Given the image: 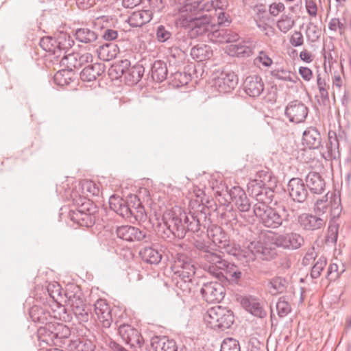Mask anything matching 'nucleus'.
<instances>
[{
  "instance_id": "obj_1",
  "label": "nucleus",
  "mask_w": 351,
  "mask_h": 351,
  "mask_svg": "<svg viewBox=\"0 0 351 351\" xmlns=\"http://www.w3.org/2000/svg\"><path fill=\"white\" fill-rule=\"evenodd\" d=\"M202 219H206L203 213H186L180 209L167 210L162 215V223L160 224V236L167 242H173L176 238L182 239L187 232L199 236L206 229V226L201 223Z\"/></svg>"
},
{
  "instance_id": "obj_2",
  "label": "nucleus",
  "mask_w": 351,
  "mask_h": 351,
  "mask_svg": "<svg viewBox=\"0 0 351 351\" xmlns=\"http://www.w3.org/2000/svg\"><path fill=\"white\" fill-rule=\"evenodd\" d=\"M253 212L261 223L267 228L285 227L290 221V215L285 206L272 208L265 204H254Z\"/></svg>"
},
{
  "instance_id": "obj_3",
  "label": "nucleus",
  "mask_w": 351,
  "mask_h": 351,
  "mask_svg": "<svg viewBox=\"0 0 351 351\" xmlns=\"http://www.w3.org/2000/svg\"><path fill=\"white\" fill-rule=\"evenodd\" d=\"M214 18L208 14L197 13L184 16L179 19L180 27L187 30L189 36L191 38L206 36L209 39V35L215 28L213 25Z\"/></svg>"
},
{
  "instance_id": "obj_4",
  "label": "nucleus",
  "mask_w": 351,
  "mask_h": 351,
  "mask_svg": "<svg viewBox=\"0 0 351 351\" xmlns=\"http://www.w3.org/2000/svg\"><path fill=\"white\" fill-rule=\"evenodd\" d=\"M37 332L40 341L49 345L53 344L66 349H67V346H69L70 341L73 340L70 338V328L55 320L49 322L47 326H40Z\"/></svg>"
},
{
  "instance_id": "obj_5",
  "label": "nucleus",
  "mask_w": 351,
  "mask_h": 351,
  "mask_svg": "<svg viewBox=\"0 0 351 351\" xmlns=\"http://www.w3.org/2000/svg\"><path fill=\"white\" fill-rule=\"evenodd\" d=\"M109 205L111 210L131 223L144 221L147 218L143 204L138 207L131 208L124 199L112 195L109 199Z\"/></svg>"
},
{
  "instance_id": "obj_6",
  "label": "nucleus",
  "mask_w": 351,
  "mask_h": 351,
  "mask_svg": "<svg viewBox=\"0 0 351 351\" xmlns=\"http://www.w3.org/2000/svg\"><path fill=\"white\" fill-rule=\"evenodd\" d=\"M73 43L74 41L69 34L60 32L53 37H43L39 45L43 50L52 53L55 58H58L62 53H66Z\"/></svg>"
},
{
  "instance_id": "obj_7",
  "label": "nucleus",
  "mask_w": 351,
  "mask_h": 351,
  "mask_svg": "<svg viewBox=\"0 0 351 351\" xmlns=\"http://www.w3.org/2000/svg\"><path fill=\"white\" fill-rule=\"evenodd\" d=\"M204 319L210 328L223 331L233 324L234 316L231 310L217 306L208 310Z\"/></svg>"
},
{
  "instance_id": "obj_8",
  "label": "nucleus",
  "mask_w": 351,
  "mask_h": 351,
  "mask_svg": "<svg viewBox=\"0 0 351 351\" xmlns=\"http://www.w3.org/2000/svg\"><path fill=\"white\" fill-rule=\"evenodd\" d=\"M118 332L123 341L133 351H149L148 344L145 343L139 331L129 324H121Z\"/></svg>"
},
{
  "instance_id": "obj_9",
  "label": "nucleus",
  "mask_w": 351,
  "mask_h": 351,
  "mask_svg": "<svg viewBox=\"0 0 351 351\" xmlns=\"http://www.w3.org/2000/svg\"><path fill=\"white\" fill-rule=\"evenodd\" d=\"M97 212L96 206L88 200L82 203L76 210H70L69 215L71 220L80 226L91 227L95 223Z\"/></svg>"
},
{
  "instance_id": "obj_10",
  "label": "nucleus",
  "mask_w": 351,
  "mask_h": 351,
  "mask_svg": "<svg viewBox=\"0 0 351 351\" xmlns=\"http://www.w3.org/2000/svg\"><path fill=\"white\" fill-rule=\"evenodd\" d=\"M116 234L119 238L128 242L148 243L151 240V235L147 230L128 225L118 226Z\"/></svg>"
},
{
  "instance_id": "obj_11",
  "label": "nucleus",
  "mask_w": 351,
  "mask_h": 351,
  "mask_svg": "<svg viewBox=\"0 0 351 351\" xmlns=\"http://www.w3.org/2000/svg\"><path fill=\"white\" fill-rule=\"evenodd\" d=\"M277 246L272 243L262 242L261 241H251L247 249L254 256L263 261H270L277 256Z\"/></svg>"
},
{
  "instance_id": "obj_12",
  "label": "nucleus",
  "mask_w": 351,
  "mask_h": 351,
  "mask_svg": "<svg viewBox=\"0 0 351 351\" xmlns=\"http://www.w3.org/2000/svg\"><path fill=\"white\" fill-rule=\"evenodd\" d=\"M175 265L178 270L176 272L178 276H194L196 270L195 261L191 251L178 252L175 256Z\"/></svg>"
},
{
  "instance_id": "obj_13",
  "label": "nucleus",
  "mask_w": 351,
  "mask_h": 351,
  "mask_svg": "<svg viewBox=\"0 0 351 351\" xmlns=\"http://www.w3.org/2000/svg\"><path fill=\"white\" fill-rule=\"evenodd\" d=\"M304 243V238L300 234L293 232L277 234L274 238L276 246L289 250H297Z\"/></svg>"
},
{
  "instance_id": "obj_14",
  "label": "nucleus",
  "mask_w": 351,
  "mask_h": 351,
  "mask_svg": "<svg viewBox=\"0 0 351 351\" xmlns=\"http://www.w3.org/2000/svg\"><path fill=\"white\" fill-rule=\"evenodd\" d=\"M200 293L208 303L219 302L224 298L225 287L219 282H209L203 285Z\"/></svg>"
},
{
  "instance_id": "obj_15",
  "label": "nucleus",
  "mask_w": 351,
  "mask_h": 351,
  "mask_svg": "<svg viewBox=\"0 0 351 351\" xmlns=\"http://www.w3.org/2000/svg\"><path fill=\"white\" fill-rule=\"evenodd\" d=\"M308 108L301 101H291L285 108V114L289 121L300 123L305 121L308 116Z\"/></svg>"
},
{
  "instance_id": "obj_16",
  "label": "nucleus",
  "mask_w": 351,
  "mask_h": 351,
  "mask_svg": "<svg viewBox=\"0 0 351 351\" xmlns=\"http://www.w3.org/2000/svg\"><path fill=\"white\" fill-rule=\"evenodd\" d=\"M201 259L209 264L208 266V271L219 277L221 275L223 276L221 269L225 267L226 261L223 259L220 254L214 252L211 248L204 255L200 257Z\"/></svg>"
},
{
  "instance_id": "obj_17",
  "label": "nucleus",
  "mask_w": 351,
  "mask_h": 351,
  "mask_svg": "<svg viewBox=\"0 0 351 351\" xmlns=\"http://www.w3.org/2000/svg\"><path fill=\"white\" fill-rule=\"evenodd\" d=\"M287 189L291 199L298 203H303L308 196L306 184L299 178H291L289 181Z\"/></svg>"
},
{
  "instance_id": "obj_18",
  "label": "nucleus",
  "mask_w": 351,
  "mask_h": 351,
  "mask_svg": "<svg viewBox=\"0 0 351 351\" xmlns=\"http://www.w3.org/2000/svg\"><path fill=\"white\" fill-rule=\"evenodd\" d=\"M238 77L232 71H223L215 79V86L220 93H229L234 90L238 84Z\"/></svg>"
},
{
  "instance_id": "obj_19",
  "label": "nucleus",
  "mask_w": 351,
  "mask_h": 351,
  "mask_svg": "<svg viewBox=\"0 0 351 351\" xmlns=\"http://www.w3.org/2000/svg\"><path fill=\"white\" fill-rule=\"evenodd\" d=\"M60 60V64L67 68L68 71H72L73 68L78 69L84 64L91 62L93 56L90 53L80 54L78 53H71L67 55L64 53Z\"/></svg>"
},
{
  "instance_id": "obj_20",
  "label": "nucleus",
  "mask_w": 351,
  "mask_h": 351,
  "mask_svg": "<svg viewBox=\"0 0 351 351\" xmlns=\"http://www.w3.org/2000/svg\"><path fill=\"white\" fill-rule=\"evenodd\" d=\"M95 319L99 321L104 328H109L112 317L111 308L105 300L99 299L94 304Z\"/></svg>"
},
{
  "instance_id": "obj_21",
  "label": "nucleus",
  "mask_w": 351,
  "mask_h": 351,
  "mask_svg": "<svg viewBox=\"0 0 351 351\" xmlns=\"http://www.w3.org/2000/svg\"><path fill=\"white\" fill-rule=\"evenodd\" d=\"M239 38V35L234 30L224 27L217 28V26L209 35V40L215 43H237Z\"/></svg>"
},
{
  "instance_id": "obj_22",
  "label": "nucleus",
  "mask_w": 351,
  "mask_h": 351,
  "mask_svg": "<svg viewBox=\"0 0 351 351\" xmlns=\"http://www.w3.org/2000/svg\"><path fill=\"white\" fill-rule=\"evenodd\" d=\"M74 35L77 41L86 44L93 48H96L101 40L98 32L94 27H84L77 28L75 31Z\"/></svg>"
},
{
  "instance_id": "obj_23",
  "label": "nucleus",
  "mask_w": 351,
  "mask_h": 351,
  "mask_svg": "<svg viewBox=\"0 0 351 351\" xmlns=\"http://www.w3.org/2000/svg\"><path fill=\"white\" fill-rule=\"evenodd\" d=\"M240 304L246 311L255 317L263 318L267 315L263 308V303L254 296L249 295L241 298Z\"/></svg>"
},
{
  "instance_id": "obj_24",
  "label": "nucleus",
  "mask_w": 351,
  "mask_h": 351,
  "mask_svg": "<svg viewBox=\"0 0 351 351\" xmlns=\"http://www.w3.org/2000/svg\"><path fill=\"white\" fill-rule=\"evenodd\" d=\"M245 93L252 97H258L264 90V84L261 77L254 75L245 78L243 84Z\"/></svg>"
},
{
  "instance_id": "obj_25",
  "label": "nucleus",
  "mask_w": 351,
  "mask_h": 351,
  "mask_svg": "<svg viewBox=\"0 0 351 351\" xmlns=\"http://www.w3.org/2000/svg\"><path fill=\"white\" fill-rule=\"evenodd\" d=\"M308 192L313 195L322 194L326 189V182L322 176L317 172H310L305 178Z\"/></svg>"
},
{
  "instance_id": "obj_26",
  "label": "nucleus",
  "mask_w": 351,
  "mask_h": 351,
  "mask_svg": "<svg viewBox=\"0 0 351 351\" xmlns=\"http://www.w3.org/2000/svg\"><path fill=\"white\" fill-rule=\"evenodd\" d=\"M29 315L34 322H37L44 326H47L49 322L56 319L49 311L46 308L38 305L32 306L29 310Z\"/></svg>"
},
{
  "instance_id": "obj_27",
  "label": "nucleus",
  "mask_w": 351,
  "mask_h": 351,
  "mask_svg": "<svg viewBox=\"0 0 351 351\" xmlns=\"http://www.w3.org/2000/svg\"><path fill=\"white\" fill-rule=\"evenodd\" d=\"M230 199L241 212H247L250 208V201L245 192L239 186L232 188L229 192Z\"/></svg>"
},
{
  "instance_id": "obj_28",
  "label": "nucleus",
  "mask_w": 351,
  "mask_h": 351,
  "mask_svg": "<svg viewBox=\"0 0 351 351\" xmlns=\"http://www.w3.org/2000/svg\"><path fill=\"white\" fill-rule=\"evenodd\" d=\"M322 143V137L316 128H308L303 132L302 144L308 149H317Z\"/></svg>"
},
{
  "instance_id": "obj_29",
  "label": "nucleus",
  "mask_w": 351,
  "mask_h": 351,
  "mask_svg": "<svg viewBox=\"0 0 351 351\" xmlns=\"http://www.w3.org/2000/svg\"><path fill=\"white\" fill-rule=\"evenodd\" d=\"M150 344L155 351H178L176 341L167 336H155Z\"/></svg>"
},
{
  "instance_id": "obj_30",
  "label": "nucleus",
  "mask_w": 351,
  "mask_h": 351,
  "mask_svg": "<svg viewBox=\"0 0 351 351\" xmlns=\"http://www.w3.org/2000/svg\"><path fill=\"white\" fill-rule=\"evenodd\" d=\"M300 226L306 230H315L325 225V221L320 217L311 214H302L299 217Z\"/></svg>"
},
{
  "instance_id": "obj_31",
  "label": "nucleus",
  "mask_w": 351,
  "mask_h": 351,
  "mask_svg": "<svg viewBox=\"0 0 351 351\" xmlns=\"http://www.w3.org/2000/svg\"><path fill=\"white\" fill-rule=\"evenodd\" d=\"M191 38L185 34L184 32H177L175 34L174 50L177 52L180 60L184 59L186 52L189 47L191 45Z\"/></svg>"
},
{
  "instance_id": "obj_32",
  "label": "nucleus",
  "mask_w": 351,
  "mask_h": 351,
  "mask_svg": "<svg viewBox=\"0 0 351 351\" xmlns=\"http://www.w3.org/2000/svg\"><path fill=\"white\" fill-rule=\"evenodd\" d=\"M343 138L341 134H338L330 130L328 132V143L327 145L328 156L331 160H338L340 159V152L339 150V141Z\"/></svg>"
},
{
  "instance_id": "obj_33",
  "label": "nucleus",
  "mask_w": 351,
  "mask_h": 351,
  "mask_svg": "<svg viewBox=\"0 0 351 351\" xmlns=\"http://www.w3.org/2000/svg\"><path fill=\"white\" fill-rule=\"evenodd\" d=\"M96 51L101 60L110 61L115 58L119 52L117 45L114 43H106L101 45V41L96 47Z\"/></svg>"
},
{
  "instance_id": "obj_34",
  "label": "nucleus",
  "mask_w": 351,
  "mask_h": 351,
  "mask_svg": "<svg viewBox=\"0 0 351 351\" xmlns=\"http://www.w3.org/2000/svg\"><path fill=\"white\" fill-rule=\"evenodd\" d=\"M105 71V65L102 63H95L84 68L80 73L83 81L91 82L101 75Z\"/></svg>"
},
{
  "instance_id": "obj_35",
  "label": "nucleus",
  "mask_w": 351,
  "mask_h": 351,
  "mask_svg": "<svg viewBox=\"0 0 351 351\" xmlns=\"http://www.w3.org/2000/svg\"><path fill=\"white\" fill-rule=\"evenodd\" d=\"M141 260L151 265H158L162 260V253L153 246L143 247L139 252Z\"/></svg>"
},
{
  "instance_id": "obj_36",
  "label": "nucleus",
  "mask_w": 351,
  "mask_h": 351,
  "mask_svg": "<svg viewBox=\"0 0 351 351\" xmlns=\"http://www.w3.org/2000/svg\"><path fill=\"white\" fill-rule=\"evenodd\" d=\"M151 77L156 82H162L166 79H169V69L167 64L162 60H156L151 67Z\"/></svg>"
},
{
  "instance_id": "obj_37",
  "label": "nucleus",
  "mask_w": 351,
  "mask_h": 351,
  "mask_svg": "<svg viewBox=\"0 0 351 351\" xmlns=\"http://www.w3.org/2000/svg\"><path fill=\"white\" fill-rule=\"evenodd\" d=\"M144 72L145 68L143 65L136 64L126 71L122 78H123L126 84L132 86L136 84L141 80Z\"/></svg>"
},
{
  "instance_id": "obj_38",
  "label": "nucleus",
  "mask_w": 351,
  "mask_h": 351,
  "mask_svg": "<svg viewBox=\"0 0 351 351\" xmlns=\"http://www.w3.org/2000/svg\"><path fill=\"white\" fill-rule=\"evenodd\" d=\"M191 56L197 62L209 60L213 55L210 46L206 44H197L191 49Z\"/></svg>"
},
{
  "instance_id": "obj_39",
  "label": "nucleus",
  "mask_w": 351,
  "mask_h": 351,
  "mask_svg": "<svg viewBox=\"0 0 351 351\" xmlns=\"http://www.w3.org/2000/svg\"><path fill=\"white\" fill-rule=\"evenodd\" d=\"M152 19V11L147 10L133 12L128 19V23L132 27H142Z\"/></svg>"
},
{
  "instance_id": "obj_40",
  "label": "nucleus",
  "mask_w": 351,
  "mask_h": 351,
  "mask_svg": "<svg viewBox=\"0 0 351 351\" xmlns=\"http://www.w3.org/2000/svg\"><path fill=\"white\" fill-rule=\"evenodd\" d=\"M95 345L90 339L86 337H76L70 341L67 350L70 351H94Z\"/></svg>"
},
{
  "instance_id": "obj_41",
  "label": "nucleus",
  "mask_w": 351,
  "mask_h": 351,
  "mask_svg": "<svg viewBox=\"0 0 351 351\" xmlns=\"http://www.w3.org/2000/svg\"><path fill=\"white\" fill-rule=\"evenodd\" d=\"M207 232L208 237L212 239L214 243L218 244L219 247L222 248L230 242L228 239V235L218 226H213L210 228H208Z\"/></svg>"
},
{
  "instance_id": "obj_42",
  "label": "nucleus",
  "mask_w": 351,
  "mask_h": 351,
  "mask_svg": "<svg viewBox=\"0 0 351 351\" xmlns=\"http://www.w3.org/2000/svg\"><path fill=\"white\" fill-rule=\"evenodd\" d=\"M231 205L229 202L226 204L220 203L219 205H217L213 200H207L204 206L199 210V212H195V213H203L206 216L208 213L210 215L211 211L216 212L217 215L221 219L223 217V214H226L228 210V206Z\"/></svg>"
},
{
  "instance_id": "obj_43",
  "label": "nucleus",
  "mask_w": 351,
  "mask_h": 351,
  "mask_svg": "<svg viewBox=\"0 0 351 351\" xmlns=\"http://www.w3.org/2000/svg\"><path fill=\"white\" fill-rule=\"evenodd\" d=\"M222 271H225L226 278L228 280L237 285L239 284L243 277V272L238 265L227 261Z\"/></svg>"
},
{
  "instance_id": "obj_44",
  "label": "nucleus",
  "mask_w": 351,
  "mask_h": 351,
  "mask_svg": "<svg viewBox=\"0 0 351 351\" xmlns=\"http://www.w3.org/2000/svg\"><path fill=\"white\" fill-rule=\"evenodd\" d=\"M74 289L75 291H65V296L68 300V305L70 306L72 312L74 308H79L80 307L84 306L86 303L84 300V297L82 293L78 287H75Z\"/></svg>"
},
{
  "instance_id": "obj_45",
  "label": "nucleus",
  "mask_w": 351,
  "mask_h": 351,
  "mask_svg": "<svg viewBox=\"0 0 351 351\" xmlns=\"http://www.w3.org/2000/svg\"><path fill=\"white\" fill-rule=\"evenodd\" d=\"M258 184L268 188H275L277 185V179L271 171L261 170L256 173L253 180Z\"/></svg>"
},
{
  "instance_id": "obj_46",
  "label": "nucleus",
  "mask_w": 351,
  "mask_h": 351,
  "mask_svg": "<svg viewBox=\"0 0 351 351\" xmlns=\"http://www.w3.org/2000/svg\"><path fill=\"white\" fill-rule=\"evenodd\" d=\"M288 285L289 280L282 276H275L268 283V287L271 289V293L273 295L285 292Z\"/></svg>"
},
{
  "instance_id": "obj_47",
  "label": "nucleus",
  "mask_w": 351,
  "mask_h": 351,
  "mask_svg": "<svg viewBox=\"0 0 351 351\" xmlns=\"http://www.w3.org/2000/svg\"><path fill=\"white\" fill-rule=\"evenodd\" d=\"M173 34V27L168 24L159 25L156 29V37L160 43H165L172 40Z\"/></svg>"
},
{
  "instance_id": "obj_48",
  "label": "nucleus",
  "mask_w": 351,
  "mask_h": 351,
  "mask_svg": "<svg viewBox=\"0 0 351 351\" xmlns=\"http://www.w3.org/2000/svg\"><path fill=\"white\" fill-rule=\"evenodd\" d=\"M169 79L173 86H183L186 85L191 80V75L186 72L176 71L171 72Z\"/></svg>"
},
{
  "instance_id": "obj_49",
  "label": "nucleus",
  "mask_w": 351,
  "mask_h": 351,
  "mask_svg": "<svg viewBox=\"0 0 351 351\" xmlns=\"http://www.w3.org/2000/svg\"><path fill=\"white\" fill-rule=\"evenodd\" d=\"M229 53L231 56L237 57H248L252 53L251 47L241 43L232 44L229 46Z\"/></svg>"
},
{
  "instance_id": "obj_50",
  "label": "nucleus",
  "mask_w": 351,
  "mask_h": 351,
  "mask_svg": "<svg viewBox=\"0 0 351 351\" xmlns=\"http://www.w3.org/2000/svg\"><path fill=\"white\" fill-rule=\"evenodd\" d=\"M179 279L176 282V287L180 289L184 295L189 294L194 286L193 279L194 276H178Z\"/></svg>"
},
{
  "instance_id": "obj_51",
  "label": "nucleus",
  "mask_w": 351,
  "mask_h": 351,
  "mask_svg": "<svg viewBox=\"0 0 351 351\" xmlns=\"http://www.w3.org/2000/svg\"><path fill=\"white\" fill-rule=\"evenodd\" d=\"M274 189L264 186L262 193L257 197L256 201L258 203L256 204H265L267 206V204H271L274 201L275 196Z\"/></svg>"
},
{
  "instance_id": "obj_52",
  "label": "nucleus",
  "mask_w": 351,
  "mask_h": 351,
  "mask_svg": "<svg viewBox=\"0 0 351 351\" xmlns=\"http://www.w3.org/2000/svg\"><path fill=\"white\" fill-rule=\"evenodd\" d=\"M130 67V61L124 59L113 64L111 67V71L115 73L116 78H122L123 75L126 73V71Z\"/></svg>"
},
{
  "instance_id": "obj_53",
  "label": "nucleus",
  "mask_w": 351,
  "mask_h": 351,
  "mask_svg": "<svg viewBox=\"0 0 351 351\" xmlns=\"http://www.w3.org/2000/svg\"><path fill=\"white\" fill-rule=\"evenodd\" d=\"M73 313L79 322H87L91 314V306L90 304H86L79 308H74Z\"/></svg>"
},
{
  "instance_id": "obj_54",
  "label": "nucleus",
  "mask_w": 351,
  "mask_h": 351,
  "mask_svg": "<svg viewBox=\"0 0 351 351\" xmlns=\"http://www.w3.org/2000/svg\"><path fill=\"white\" fill-rule=\"evenodd\" d=\"M295 25V21L290 14H282L277 22V27L283 33H287Z\"/></svg>"
},
{
  "instance_id": "obj_55",
  "label": "nucleus",
  "mask_w": 351,
  "mask_h": 351,
  "mask_svg": "<svg viewBox=\"0 0 351 351\" xmlns=\"http://www.w3.org/2000/svg\"><path fill=\"white\" fill-rule=\"evenodd\" d=\"M220 351H241L239 342L232 337L226 338L221 344Z\"/></svg>"
},
{
  "instance_id": "obj_56",
  "label": "nucleus",
  "mask_w": 351,
  "mask_h": 351,
  "mask_svg": "<svg viewBox=\"0 0 351 351\" xmlns=\"http://www.w3.org/2000/svg\"><path fill=\"white\" fill-rule=\"evenodd\" d=\"M326 263L325 257L321 256L318 258L311 269V276L312 278L316 279L320 276L322 271L326 265Z\"/></svg>"
},
{
  "instance_id": "obj_57",
  "label": "nucleus",
  "mask_w": 351,
  "mask_h": 351,
  "mask_svg": "<svg viewBox=\"0 0 351 351\" xmlns=\"http://www.w3.org/2000/svg\"><path fill=\"white\" fill-rule=\"evenodd\" d=\"M324 197L328 199V200L330 199L328 203L330 209L342 208L339 191L328 192Z\"/></svg>"
},
{
  "instance_id": "obj_58",
  "label": "nucleus",
  "mask_w": 351,
  "mask_h": 351,
  "mask_svg": "<svg viewBox=\"0 0 351 351\" xmlns=\"http://www.w3.org/2000/svg\"><path fill=\"white\" fill-rule=\"evenodd\" d=\"M276 310L278 316L284 317L291 312V308L288 302L280 298L276 303Z\"/></svg>"
},
{
  "instance_id": "obj_59",
  "label": "nucleus",
  "mask_w": 351,
  "mask_h": 351,
  "mask_svg": "<svg viewBox=\"0 0 351 351\" xmlns=\"http://www.w3.org/2000/svg\"><path fill=\"white\" fill-rule=\"evenodd\" d=\"M232 23V19L229 14L220 11L217 14V23L213 22V25L217 26V28H222L228 26Z\"/></svg>"
},
{
  "instance_id": "obj_60",
  "label": "nucleus",
  "mask_w": 351,
  "mask_h": 351,
  "mask_svg": "<svg viewBox=\"0 0 351 351\" xmlns=\"http://www.w3.org/2000/svg\"><path fill=\"white\" fill-rule=\"evenodd\" d=\"M149 9L152 11V16L154 13H160L165 8L167 5L165 0H148Z\"/></svg>"
},
{
  "instance_id": "obj_61",
  "label": "nucleus",
  "mask_w": 351,
  "mask_h": 351,
  "mask_svg": "<svg viewBox=\"0 0 351 351\" xmlns=\"http://www.w3.org/2000/svg\"><path fill=\"white\" fill-rule=\"evenodd\" d=\"M339 226V223L335 220L330 221L327 236L328 241H331L332 243H334L337 242L338 237Z\"/></svg>"
},
{
  "instance_id": "obj_62",
  "label": "nucleus",
  "mask_w": 351,
  "mask_h": 351,
  "mask_svg": "<svg viewBox=\"0 0 351 351\" xmlns=\"http://www.w3.org/2000/svg\"><path fill=\"white\" fill-rule=\"evenodd\" d=\"M329 203L328 199L323 197V198L317 199L314 206V210L318 215H324L328 209Z\"/></svg>"
},
{
  "instance_id": "obj_63",
  "label": "nucleus",
  "mask_w": 351,
  "mask_h": 351,
  "mask_svg": "<svg viewBox=\"0 0 351 351\" xmlns=\"http://www.w3.org/2000/svg\"><path fill=\"white\" fill-rule=\"evenodd\" d=\"M226 224L230 223L231 226L236 224L237 222V215L235 211L233 210L232 205L228 206V210L226 214H223V217L221 219Z\"/></svg>"
},
{
  "instance_id": "obj_64",
  "label": "nucleus",
  "mask_w": 351,
  "mask_h": 351,
  "mask_svg": "<svg viewBox=\"0 0 351 351\" xmlns=\"http://www.w3.org/2000/svg\"><path fill=\"white\" fill-rule=\"evenodd\" d=\"M263 187V186H261L255 181L251 180L247 184V191L256 200L257 197L262 193Z\"/></svg>"
}]
</instances>
